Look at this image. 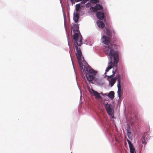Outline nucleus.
<instances>
[{"label": "nucleus", "instance_id": "1", "mask_svg": "<svg viewBox=\"0 0 153 153\" xmlns=\"http://www.w3.org/2000/svg\"><path fill=\"white\" fill-rule=\"evenodd\" d=\"M74 46L76 51L77 58L81 70H82L83 73L85 74L87 80L90 82L94 79L96 73L94 70L88 65L85 60L84 57L82 56L80 48L77 46H81L82 43V36L79 34V31L78 29V26L75 24H74Z\"/></svg>", "mask_w": 153, "mask_h": 153}, {"label": "nucleus", "instance_id": "2", "mask_svg": "<svg viewBox=\"0 0 153 153\" xmlns=\"http://www.w3.org/2000/svg\"><path fill=\"white\" fill-rule=\"evenodd\" d=\"M114 45L110 44L108 46H105V48H108V50H110L108 53H107V55L110 56L111 59H112V57H114V64L112 61H111L108 63V66L107 67L105 70V72H107L109 70L111 69L113 66L114 65L116 67H117V64L119 61V53L118 51H115L113 49L115 47Z\"/></svg>", "mask_w": 153, "mask_h": 153}, {"label": "nucleus", "instance_id": "3", "mask_svg": "<svg viewBox=\"0 0 153 153\" xmlns=\"http://www.w3.org/2000/svg\"><path fill=\"white\" fill-rule=\"evenodd\" d=\"M105 106L108 114L111 116H113V112L111 105L107 103L105 104Z\"/></svg>", "mask_w": 153, "mask_h": 153}, {"label": "nucleus", "instance_id": "4", "mask_svg": "<svg viewBox=\"0 0 153 153\" xmlns=\"http://www.w3.org/2000/svg\"><path fill=\"white\" fill-rule=\"evenodd\" d=\"M105 30H106V34L109 36L110 37H111L112 36H114L115 33L114 31L113 30H109L108 28L105 27Z\"/></svg>", "mask_w": 153, "mask_h": 153}, {"label": "nucleus", "instance_id": "5", "mask_svg": "<svg viewBox=\"0 0 153 153\" xmlns=\"http://www.w3.org/2000/svg\"><path fill=\"white\" fill-rule=\"evenodd\" d=\"M111 38L106 36H103L102 37V42L104 44L108 45L109 44Z\"/></svg>", "mask_w": 153, "mask_h": 153}, {"label": "nucleus", "instance_id": "6", "mask_svg": "<svg viewBox=\"0 0 153 153\" xmlns=\"http://www.w3.org/2000/svg\"><path fill=\"white\" fill-rule=\"evenodd\" d=\"M149 138V135L147 134H144L141 138V141L142 143L144 145L146 144Z\"/></svg>", "mask_w": 153, "mask_h": 153}, {"label": "nucleus", "instance_id": "7", "mask_svg": "<svg viewBox=\"0 0 153 153\" xmlns=\"http://www.w3.org/2000/svg\"><path fill=\"white\" fill-rule=\"evenodd\" d=\"M90 93L92 95H93L95 96L96 98L99 99H100L101 98L100 94L93 89H92L91 91H90Z\"/></svg>", "mask_w": 153, "mask_h": 153}, {"label": "nucleus", "instance_id": "8", "mask_svg": "<svg viewBox=\"0 0 153 153\" xmlns=\"http://www.w3.org/2000/svg\"><path fill=\"white\" fill-rule=\"evenodd\" d=\"M97 18L101 20H103L104 19V15L103 12L98 11L96 13Z\"/></svg>", "mask_w": 153, "mask_h": 153}, {"label": "nucleus", "instance_id": "9", "mask_svg": "<svg viewBox=\"0 0 153 153\" xmlns=\"http://www.w3.org/2000/svg\"><path fill=\"white\" fill-rule=\"evenodd\" d=\"M97 24L98 26L101 28H103L105 27V25L103 22L100 21H97Z\"/></svg>", "mask_w": 153, "mask_h": 153}, {"label": "nucleus", "instance_id": "10", "mask_svg": "<svg viewBox=\"0 0 153 153\" xmlns=\"http://www.w3.org/2000/svg\"><path fill=\"white\" fill-rule=\"evenodd\" d=\"M117 79V77H115L114 78L111 79L110 81L111 87H112L114 85V83L116 82V80Z\"/></svg>", "mask_w": 153, "mask_h": 153}, {"label": "nucleus", "instance_id": "11", "mask_svg": "<svg viewBox=\"0 0 153 153\" xmlns=\"http://www.w3.org/2000/svg\"><path fill=\"white\" fill-rule=\"evenodd\" d=\"M79 19V14L77 13H76L74 15V19L75 23H76L78 21Z\"/></svg>", "mask_w": 153, "mask_h": 153}, {"label": "nucleus", "instance_id": "12", "mask_svg": "<svg viewBox=\"0 0 153 153\" xmlns=\"http://www.w3.org/2000/svg\"><path fill=\"white\" fill-rule=\"evenodd\" d=\"M114 93L113 91H111L108 94V96L111 99H113L114 97Z\"/></svg>", "mask_w": 153, "mask_h": 153}, {"label": "nucleus", "instance_id": "13", "mask_svg": "<svg viewBox=\"0 0 153 153\" xmlns=\"http://www.w3.org/2000/svg\"><path fill=\"white\" fill-rule=\"evenodd\" d=\"M95 7L97 8V10H101L102 9V6L99 4H96Z\"/></svg>", "mask_w": 153, "mask_h": 153}, {"label": "nucleus", "instance_id": "14", "mask_svg": "<svg viewBox=\"0 0 153 153\" xmlns=\"http://www.w3.org/2000/svg\"><path fill=\"white\" fill-rule=\"evenodd\" d=\"M129 147L130 149V153H136L135 149L133 146Z\"/></svg>", "mask_w": 153, "mask_h": 153}, {"label": "nucleus", "instance_id": "15", "mask_svg": "<svg viewBox=\"0 0 153 153\" xmlns=\"http://www.w3.org/2000/svg\"><path fill=\"white\" fill-rule=\"evenodd\" d=\"M90 10L94 12H96L98 10L97 8L95 7L91 6L90 7Z\"/></svg>", "mask_w": 153, "mask_h": 153}, {"label": "nucleus", "instance_id": "16", "mask_svg": "<svg viewBox=\"0 0 153 153\" xmlns=\"http://www.w3.org/2000/svg\"><path fill=\"white\" fill-rule=\"evenodd\" d=\"M121 87H118V90L117 91V94H118V96L120 98V92H121Z\"/></svg>", "mask_w": 153, "mask_h": 153}, {"label": "nucleus", "instance_id": "17", "mask_svg": "<svg viewBox=\"0 0 153 153\" xmlns=\"http://www.w3.org/2000/svg\"><path fill=\"white\" fill-rule=\"evenodd\" d=\"M120 82L121 81L120 78L119 77L117 79V87H121L120 85Z\"/></svg>", "mask_w": 153, "mask_h": 153}, {"label": "nucleus", "instance_id": "18", "mask_svg": "<svg viewBox=\"0 0 153 153\" xmlns=\"http://www.w3.org/2000/svg\"><path fill=\"white\" fill-rule=\"evenodd\" d=\"M90 1L91 3L96 4L99 2L98 0H90Z\"/></svg>", "mask_w": 153, "mask_h": 153}, {"label": "nucleus", "instance_id": "19", "mask_svg": "<svg viewBox=\"0 0 153 153\" xmlns=\"http://www.w3.org/2000/svg\"><path fill=\"white\" fill-rule=\"evenodd\" d=\"M127 141L128 143L129 146V147H131V146H133L132 144L131 143V142L128 139H127Z\"/></svg>", "mask_w": 153, "mask_h": 153}, {"label": "nucleus", "instance_id": "20", "mask_svg": "<svg viewBox=\"0 0 153 153\" xmlns=\"http://www.w3.org/2000/svg\"><path fill=\"white\" fill-rule=\"evenodd\" d=\"M113 74L110 76H108V78H111L112 77H113L114 76V74H115V72L113 71Z\"/></svg>", "mask_w": 153, "mask_h": 153}, {"label": "nucleus", "instance_id": "21", "mask_svg": "<svg viewBox=\"0 0 153 153\" xmlns=\"http://www.w3.org/2000/svg\"><path fill=\"white\" fill-rule=\"evenodd\" d=\"M88 1V0H83L81 2V3L83 4H85Z\"/></svg>", "mask_w": 153, "mask_h": 153}, {"label": "nucleus", "instance_id": "22", "mask_svg": "<svg viewBox=\"0 0 153 153\" xmlns=\"http://www.w3.org/2000/svg\"><path fill=\"white\" fill-rule=\"evenodd\" d=\"M80 7L79 5L77 4L76 5V10H78Z\"/></svg>", "mask_w": 153, "mask_h": 153}, {"label": "nucleus", "instance_id": "23", "mask_svg": "<svg viewBox=\"0 0 153 153\" xmlns=\"http://www.w3.org/2000/svg\"><path fill=\"white\" fill-rule=\"evenodd\" d=\"M91 5V4L90 3H88L86 4V6L87 7H89V6H90Z\"/></svg>", "mask_w": 153, "mask_h": 153}, {"label": "nucleus", "instance_id": "24", "mask_svg": "<svg viewBox=\"0 0 153 153\" xmlns=\"http://www.w3.org/2000/svg\"><path fill=\"white\" fill-rule=\"evenodd\" d=\"M77 1H82V0H76Z\"/></svg>", "mask_w": 153, "mask_h": 153}]
</instances>
